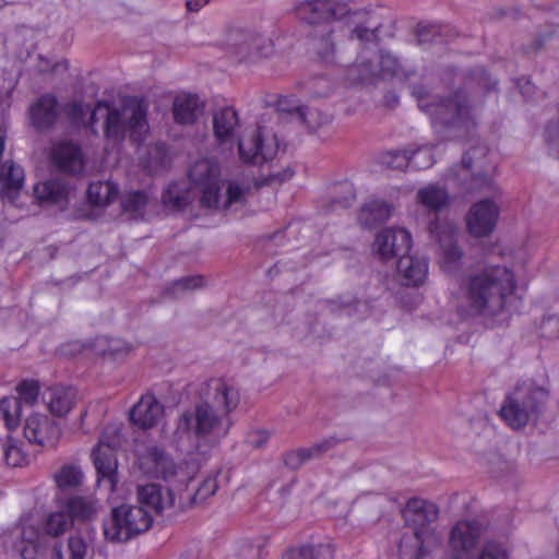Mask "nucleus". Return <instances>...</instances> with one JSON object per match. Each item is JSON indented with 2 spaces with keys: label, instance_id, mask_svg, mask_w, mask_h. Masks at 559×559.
<instances>
[{
  "label": "nucleus",
  "instance_id": "nucleus-1",
  "mask_svg": "<svg viewBox=\"0 0 559 559\" xmlns=\"http://www.w3.org/2000/svg\"><path fill=\"white\" fill-rule=\"evenodd\" d=\"M240 402L239 391L221 379L200 384L198 400L177 420L174 440L189 454L206 457L221 444L234 423L230 414Z\"/></svg>",
  "mask_w": 559,
  "mask_h": 559
},
{
  "label": "nucleus",
  "instance_id": "nucleus-2",
  "mask_svg": "<svg viewBox=\"0 0 559 559\" xmlns=\"http://www.w3.org/2000/svg\"><path fill=\"white\" fill-rule=\"evenodd\" d=\"M146 116L147 106L136 98L120 107L98 102L93 110L88 105L72 100V127L83 122L96 134L95 123L103 120L104 135L114 144H120L127 134L133 142L141 143L148 130Z\"/></svg>",
  "mask_w": 559,
  "mask_h": 559
},
{
  "label": "nucleus",
  "instance_id": "nucleus-3",
  "mask_svg": "<svg viewBox=\"0 0 559 559\" xmlns=\"http://www.w3.org/2000/svg\"><path fill=\"white\" fill-rule=\"evenodd\" d=\"M515 286L514 274L508 266L488 262L478 265L461 284L467 313L484 317L498 314Z\"/></svg>",
  "mask_w": 559,
  "mask_h": 559
},
{
  "label": "nucleus",
  "instance_id": "nucleus-4",
  "mask_svg": "<svg viewBox=\"0 0 559 559\" xmlns=\"http://www.w3.org/2000/svg\"><path fill=\"white\" fill-rule=\"evenodd\" d=\"M412 95L416 98L420 110L431 118L435 129L449 132L447 138L454 139L464 134L475 126L473 107L464 88H457L447 96L428 93L424 86H414Z\"/></svg>",
  "mask_w": 559,
  "mask_h": 559
},
{
  "label": "nucleus",
  "instance_id": "nucleus-5",
  "mask_svg": "<svg viewBox=\"0 0 559 559\" xmlns=\"http://www.w3.org/2000/svg\"><path fill=\"white\" fill-rule=\"evenodd\" d=\"M297 16L308 24L344 21L352 26L350 37L355 36L362 43H373L379 39L381 24L373 22L366 10L353 9L343 0H308L295 8Z\"/></svg>",
  "mask_w": 559,
  "mask_h": 559
},
{
  "label": "nucleus",
  "instance_id": "nucleus-6",
  "mask_svg": "<svg viewBox=\"0 0 559 559\" xmlns=\"http://www.w3.org/2000/svg\"><path fill=\"white\" fill-rule=\"evenodd\" d=\"M548 400L547 388L533 380L520 381L506 395L499 415L510 428L520 430L539 420L546 412Z\"/></svg>",
  "mask_w": 559,
  "mask_h": 559
},
{
  "label": "nucleus",
  "instance_id": "nucleus-7",
  "mask_svg": "<svg viewBox=\"0 0 559 559\" xmlns=\"http://www.w3.org/2000/svg\"><path fill=\"white\" fill-rule=\"evenodd\" d=\"M490 155V151L485 145L471 147L463 155L461 164L451 169V180L464 193L499 195L500 189L491 177V173L495 170V162Z\"/></svg>",
  "mask_w": 559,
  "mask_h": 559
},
{
  "label": "nucleus",
  "instance_id": "nucleus-8",
  "mask_svg": "<svg viewBox=\"0 0 559 559\" xmlns=\"http://www.w3.org/2000/svg\"><path fill=\"white\" fill-rule=\"evenodd\" d=\"M152 524V514L143 507L121 504L104 522V535L110 542H127L148 531Z\"/></svg>",
  "mask_w": 559,
  "mask_h": 559
},
{
  "label": "nucleus",
  "instance_id": "nucleus-9",
  "mask_svg": "<svg viewBox=\"0 0 559 559\" xmlns=\"http://www.w3.org/2000/svg\"><path fill=\"white\" fill-rule=\"evenodd\" d=\"M119 444V430L115 426H107L92 453L97 473V483L107 480L109 490H114L118 481L117 460L114 451Z\"/></svg>",
  "mask_w": 559,
  "mask_h": 559
},
{
  "label": "nucleus",
  "instance_id": "nucleus-10",
  "mask_svg": "<svg viewBox=\"0 0 559 559\" xmlns=\"http://www.w3.org/2000/svg\"><path fill=\"white\" fill-rule=\"evenodd\" d=\"M55 502L59 510L51 512L46 521V534L58 537L68 531L70 522V465H63L55 475Z\"/></svg>",
  "mask_w": 559,
  "mask_h": 559
},
{
  "label": "nucleus",
  "instance_id": "nucleus-11",
  "mask_svg": "<svg viewBox=\"0 0 559 559\" xmlns=\"http://www.w3.org/2000/svg\"><path fill=\"white\" fill-rule=\"evenodd\" d=\"M190 181L201 190V204L219 207V167L211 159L197 160L189 169Z\"/></svg>",
  "mask_w": 559,
  "mask_h": 559
},
{
  "label": "nucleus",
  "instance_id": "nucleus-12",
  "mask_svg": "<svg viewBox=\"0 0 559 559\" xmlns=\"http://www.w3.org/2000/svg\"><path fill=\"white\" fill-rule=\"evenodd\" d=\"M278 146L276 135L266 133L262 128L255 129L238 142L240 158L252 165H261L273 159Z\"/></svg>",
  "mask_w": 559,
  "mask_h": 559
},
{
  "label": "nucleus",
  "instance_id": "nucleus-13",
  "mask_svg": "<svg viewBox=\"0 0 559 559\" xmlns=\"http://www.w3.org/2000/svg\"><path fill=\"white\" fill-rule=\"evenodd\" d=\"M500 207L491 199L485 198L474 203L466 214V226L474 237L489 236L499 219Z\"/></svg>",
  "mask_w": 559,
  "mask_h": 559
},
{
  "label": "nucleus",
  "instance_id": "nucleus-14",
  "mask_svg": "<svg viewBox=\"0 0 559 559\" xmlns=\"http://www.w3.org/2000/svg\"><path fill=\"white\" fill-rule=\"evenodd\" d=\"M484 527L479 521H460L450 534L451 555L447 559H468V555L476 546Z\"/></svg>",
  "mask_w": 559,
  "mask_h": 559
},
{
  "label": "nucleus",
  "instance_id": "nucleus-15",
  "mask_svg": "<svg viewBox=\"0 0 559 559\" xmlns=\"http://www.w3.org/2000/svg\"><path fill=\"white\" fill-rule=\"evenodd\" d=\"M402 515L406 526L412 531H429L431 538H439L436 530L432 527V523L439 515V510L435 503L419 498H412L407 501Z\"/></svg>",
  "mask_w": 559,
  "mask_h": 559
},
{
  "label": "nucleus",
  "instance_id": "nucleus-16",
  "mask_svg": "<svg viewBox=\"0 0 559 559\" xmlns=\"http://www.w3.org/2000/svg\"><path fill=\"white\" fill-rule=\"evenodd\" d=\"M412 247L411 234L404 228H385L374 239L373 250L383 261L404 255Z\"/></svg>",
  "mask_w": 559,
  "mask_h": 559
},
{
  "label": "nucleus",
  "instance_id": "nucleus-17",
  "mask_svg": "<svg viewBox=\"0 0 559 559\" xmlns=\"http://www.w3.org/2000/svg\"><path fill=\"white\" fill-rule=\"evenodd\" d=\"M235 53L240 61H257L273 52L272 40L263 35L249 31H238L233 35Z\"/></svg>",
  "mask_w": 559,
  "mask_h": 559
},
{
  "label": "nucleus",
  "instance_id": "nucleus-18",
  "mask_svg": "<svg viewBox=\"0 0 559 559\" xmlns=\"http://www.w3.org/2000/svg\"><path fill=\"white\" fill-rule=\"evenodd\" d=\"M439 538H431L429 531L405 532L399 544L401 559H423L432 547L439 544Z\"/></svg>",
  "mask_w": 559,
  "mask_h": 559
},
{
  "label": "nucleus",
  "instance_id": "nucleus-19",
  "mask_svg": "<svg viewBox=\"0 0 559 559\" xmlns=\"http://www.w3.org/2000/svg\"><path fill=\"white\" fill-rule=\"evenodd\" d=\"M139 507H143L152 514L159 515L165 509L171 508L175 503V496L168 488L158 484H146L138 487Z\"/></svg>",
  "mask_w": 559,
  "mask_h": 559
},
{
  "label": "nucleus",
  "instance_id": "nucleus-20",
  "mask_svg": "<svg viewBox=\"0 0 559 559\" xmlns=\"http://www.w3.org/2000/svg\"><path fill=\"white\" fill-rule=\"evenodd\" d=\"M24 437L32 444H52L59 437V429L46 415L34 414L25 420Z\"/></svg>",
  "mask_w": 559,
  "mask_h": 559
},
{
  "label": "nucleus",
  "instance_id": "nucleus-21",
  "mask_svg": "<svg viewBox=\"0 0 559 559\" xmlns=\"http://www.w3.org/2000/svg\"><path fill=\"white\" fill-rule=\"evenodd\" d=\"M60 115V105L51 94L39 97L29 109L31 122L37 130L51 128Z\"/></svg>",
  "mask_w": 559,
  "mask_h": 559
},
{
  "label": "nucleus",
  "instance_id": "nucleus-22",
  "mask_svg": "<svg viewBox=\"0 0 559 559\" xmlns=\"http://www.w3.org/2000/svg\"><path fill=\"white\" fill-rule=\"evenodd\" d=\"M164 413L163 405L152 394L141 397V400L130 411L131 421L142 428L150 429L157 425Z\"/></svg>",
  "mask_w": 559,
  "mask_h": 559
},
{
  "label": "nucleus",
  "instance_id": "nucleus-23",
  "mask_svg": "<svg viewBox=\"0 0 559 559\" xmlns=\"http://www.w3.org/2000/svg\"><path fill=\"white\" fill-rule=\"evenodd\" d=\"M397 273L405 286H419L428 275V260L405 253L396 263Z\"/></svg>",
  "mask_w": 559,
  "mask_h": 559
},
{
  "label": "nucleus",
  "instance_id": "nucleus-24",
  "mask_svg": "<svg viewBox=\"0 0 559 559\" xmlns=\"http://www.w3.org/2000/svg\"><path fill=\"white\" fill-rule=\"evenodd\" d=\"M204 104L195 94L183 93L175 97L173 104L174 119L179 124H193L203 112Z\"/></svg>",
  "mask_w": 559,
  "mask_h": 559
},
{
  "label": "nucleus",
  "instance_id": "nucleus-25",
  "mask_svg": "<svg viewBox=\"0 0 559 559\" xmlns=\"http://www.w3.org/2000/svg\"><path fill=\"white\" fill-rule=\"evenodd\" d=\"M100 503L92 492L83 493L72 490V523L74 521L92 522L99 512Z\"/></svg>",
  "mask_w": 559,
  "mask_h": 559
},
{
  "label": "nucleus",
  "instance_id": "nucleus-26",
  "mask_svg": "<svg viewBox=\"0 0 559 559\" xmlns=\"http://www.w3.org/2000/svg\"><path fill=\"white\" fill-rule=\"evenodd\" d=\"M34 193L40 203L62 205L69 194L68 182L66 179H49L37 183Z\"/></svg>",
  "mask_w": 559,
  "mask_h": 559
},
{
  "label": "nucleus",
  "instance_id": "nucleus-27",
  "mask_svg": "<svg viewBox=\"0 0 559 559\" xmlns=\"http://www.w3.org/2000/svg\"><path fill=\"white\" fill-rule=\"evenodd\" d=\"M238 115L233 107H224L213 115V130L216 140L223 144L233 141L238 126Z\"/></svg>",
  "mask_w": 559,
  "mask_h": 559
},
{
  "label": "nucleus",
  "instance_id": "nucleus-28",
  "mask_svg": "<svg viewBox=\"0 0 559 559\" xmlns=\"http://www.w3.org/2000/svg\"><path fill=\"white\" fill-rule=\"evenodd\" d=\"M19 540L15 542L14 548L20 552L22 559H35L40 547L39 531L28 524H23L17 534Z\"/></svg>",
  "mask_w": 559,
  "mask_h": 559
},
{
  "label": "nucleus",
  "instance_id": "nucleus-29",
  "mask_svg": "<svg viewBox=\"0 0 559 559\" xmlns=\"http://www.w3.org/2000/svg\"><path fill=\"white\" fill-rule=\"evenodd\" d=\"M416 199L429 212L438 213L449 204L448 191L438 185H428L417 191Z\"/></svg>",
  "mask_w": 559,
  "mask_h": 559
},
{
  "label": "nucleus",
  "instance_id": "nucleus-30",
  "mask_svg": "<svg viewBox=\"0 0 559 559\" xmlns=\"http://www.w3.org/2000/svg\"><path fill=\"white\" fill-rule=\"evenodd\" d=\"M391 215V206L384 201L372 200L365 203L359 212V223L367 227L372 228L379 224L384 223Z\"/></svg>",
  "mask_w": 559,
  "mask_h": 559
},
{
  "label": "nucleus",
  "instance_id": "nucleus-31",
  "mask_svg": "<svg viewBox=\"0 0 559 559\" xmlns=\"http://www.w3.org/2000/svg\"><path fill=\"white\" fill-rule=\"evenodd\" d=\"M24 183L23 169L14 164L3 166L1 197L10 202H14Z\"/></svg>",
  "mask_w": 559,
  "mask_h": 559
},
{
  "label": "nucleus",
  "instance_id": "nucleus-32",
  "mask_svg": "<svg viewBox=\"0 0 559 559\" xmlns=\"http://www.w3.org/2000/svg\"><path fill=\"white\" fill-rule=\"evenodd\" d=\"M49 160L53 171L68 177L70 171V139L68 136L52 142Z\"/></svg>",
  "mask_w": 559,
  "mask_h": 559
},
{
  "label": "nucleus",
  "instance_id": "nucleus-33",
  "mask_svg": "<svg viewBox=\"0 0 559 559\" xmlns=\"http://www.w3.org/2000/svg\"><path fill=\"white\" fill-rule=\"evenodd\" d=\"M417 44L419 46H426L430 44H444L453 36L452 28L445 25L418 24L416 29Z\"/></svg>",
  "mask_w": 559,
  "mask_h": 559
},
{
  "label": "nucleus",
  "instance_id": "nucleus-34",
  "mask_svg": "<svg viewBox=\"0 0 559 559\" xmlns=\"http://www.w3.org/2000/svg\"><path fill=\"white\" fill-rule=\"evenodd\" d=\"M86 193L93 205L103 206L115 200L118 194V186L109 180L91 182Z\"/></svg>",
  "mask_w": 559,
  "mask_h": 559
},
{
  "label": "nucleus",
  "instance_id": "nucleus-35",
  "mask_svg": "<svg viewBox=\"0 0 559 559\" xmlns=\"http://www.w3.org/2000/svg\"><path fill=\"white\" fill-rule=\"evenodd\" d=\"M378 59L381 78H399L408 79L412 74V70H407L401 63L399 58L390 51H380Z\"/></svg>",
  "mask_w": 559,
  "mask_h": 559
},
{
  "label": "nucleus",
  "instance_id": "nucleus-36",
  "mask_svg": "<svg viewBox=\"0 0 559 559\" xmlns=\"http://www.w3.org/2000/svg\"><path fill=\"white\" fill-rule=\"evenodd\" d=\"M46 404L52 415L62 417L70 412V393L66 386H52L45 394Z\"/></svg>",
  "mask_w": 559,
  "mask_h": 559
},
{
  "label": "nucleus",
  "instance_id": "nucleus-37",
  "mask_svg": "<svg viewBox=\"0 0 559 559\" xmlns=\"http://www.w3.org/2000/svg\"><path fill=\"white\" fill-rule=\"evenodd\" d=\"M440 247L442 250V265L447 272H454L460 266L463 258V251L453 240V234L448 233L444 238H440Z\"/></svg>",
  "mask_w": 559,
  "mask_h": 559
},
{
  "label": "nucleus",
  "instance_id": "nucleus-38",
  "mask_svg": "<svg viewBox=\"0 0 559 559\" xmlns=\"http://www.w3.org/2000/svg\"><path fill=\"white\" fill-rule=\"evenodd\" d=\"M349 73L353 76H356L361 83H374L379 78H381V72L379 68L378 60L374 62L368 58H365L360 55L355 64L349 69Z\"/></svg>",
  "mask_w": 559,
  "mask_h": 559
},
{
  "label": "nucleus",
  "instance_id": "nucleus-39",
  "mask_svg": "<svg viewBox=\"0 0 559 559\" xmlns=\"http://www.w3.org/2000/svg\"><path fill=\"white\" fill-rule=\"evenodd\" d=\"M21 403L14 396H5L0 400V421L9 430L15 429L20 424Z\"/></svg>",
  "mask_w": 559,
  "mask_h": 559
},
{
  "label": "nucleus",
  "instance_id": "nucleus-40",
  "mask_svg": "<svg viewBox=\"0 0 559 559\" xmlns=\"http://www.w3.org/2000/svg\"><path fill=\"white\" fill-rule=\"evenodd\" d=\"M204 286L205 280L202 275L183 276L179 280L174 281L166 288V294L171 296L173 298H180L186 293L203 288Z\"/></svg>",
  "mask_w": 559,
  "mask_h": 559
},
{
  "label": "nucleus",
  "instance_id": "nucleus-41",
  "mask_svg": "<svg viewBox=\"0 0 559 559\" xmlns=\"http://www.w3.org/2000/svg\"><path fill=\"white\" fill-rule=\"evenodd\" d=\"M334 29L330 26H324L320 33L316 34L312 40V46L318 56L325 62L332 61L335 44L332 38Z\"/></svg>",
  "mask_w": 559,
  "mask_h": 559
},
{
  "label": "nucleus",
  "instance_id": "nucleus-42",
  "mask_svg": "<svg viewBox=\"0 0 559 559\" xmlns=\"http://www.w3.org/2000/svg\"><path fill=\"white\" fill-rule=\"evenodd\" d=\"M147 194L144 191H132L126 194L121 200L122 212L129 214L132 218H139L144 215L147 205Z\"/></svg>",
  "mask_w": 559,
  "mask_h": 559
},
{
  "label": "nucleus",
  "instance_id": "nucleus-43",
  "mask_svg": "<svg viewBox=\"0 0 559 559\" xmlns=\"http://www.w3.org/2000/svg\"><path fill=\"white\" fill-rule=\"evenodd\" d=\"M296 116L310 131H316L330 121L328 115L307 106H297Z\"/></svg>",
  "mask_w": 559,
  "mask_h": 559
},
{
  "label": "nucleus",
  "instance_id": "nucleus-44",
  "mask_svg": "<svg viewBox=\"0 0 559 559\" xmlns=\"http://www.w3.org/2000/svg\"><path fill=\"white\" fill-rule=\"evenodd\" d=\"M162 202L169 210L180 211L190 203L189 192L182 191L178 185H170L162 194Z\"/></svg>",
  "mask_w": 559,
  "mask_h": 559
},
{
  "label": "nucleus",
  "instance_id": "nucleus-45",
  "mask_svg": "<svg viewBox=\"0 0 559 559\" xmlns=\"http://www.w3.org/2000/svg\"><path fill=\"white\" fill-rule=\"evenodd\" d=\"M0 450V460L9 466H21L26 461V456L21 449L19 441L10 437L1 443Z\"/></svg>",
  "mask_w": 559,
  "mask_h": 559
},
{
  "label": "nucleus",
  "instance_id": "nucleus-46",
  "mask_svg": "<svg viewBox=\"0 0 559 559\" xmlns=\"http://www.w3.org/2000/svg\"><path fill=\"white\" fill-rule=\"evenodd\" d=\"M409 168L421 170L431 167L435 163L431 147L429 145L408 148Z\"/></svg>",
  "mask_w": 559,
  "mask_h": 559
},
{
  "label": "nucleus",
  "instance_id": "nucleus-47",
  "mask_svg": "<svg viewBox=\"0 0 559 559\" xmlns=\"http://www.w3.org/2000/svg\"><path fill=\"white\" fill-rule=\"evenodd\" d=\"M408 148L384 152L379 157V163L390 169L403 170L409 167Z\"/></svg>",
  "mask_w": 559,
  "mask_h": 559
},
{
  "label": "nucleus",
  "instance_id": "nucleus-48",
  "mask_svg": "<svg viewBox=\"0 0 559 559\" xmlns=\"http://www.w3.org/2000/svg\"><path fill=\"white\" fill-rule=\"evenodd\" d=\"M39 383L36 380H23L16 386L20 403L26 405H34L39 396Z\"/></svg>",
  "mask_w": 559,
  "mask_h": 559
},
{
  "label": "nucleus",
  "instance_id": "nucleus-49",
  "mask_svg": "<svg viewBox=\"0 0 559 559\" xmlns=\"http://www.w3.org/2000/svg\"><path fill=\"white\" fill-rule=\"evenodd\" d=\"M346 439L347 438L341 439V438H337L336 436H330V437L321 440L320 442L312 444L311 447H309L307 449H308L312 460L319 459L322 455H324L326 452H329L330 450L334 449L341 442H344Z\"/></svg>",
  "mask_w": 559,
  "mask_h": 559
},
{
  "label": "nucleus",
  "instance_id": "nucleus-50",
  "mask_svg": "<svg viewBox=\"0 0 559 559\" xmlns=\"http://www.w3.org/2000/svg\"><path fill=\"white\" fill-rule=\"evenodd\" d=\"M309 460H312V457L307 448L293 450L284 455V464L290 469H298Z\"/></svg>",
  "mask_w": 559,
  "mask_h": 559
},
{
  "label": "nucleus",
  "instance_id": "nucleus-51",
  "mask_svg": "<svg viewBox=\"0 0 559 559\" xmlns=\"http://www.w3.org/2000/svg\"><path fill=\"white\" fill-rule=\"evenodd\" d=\"M545 138L551 154H555L559 158V118L547 124Z\"/></svg>",
  "mask_w": 559,
  "mask_h": 559
},
{
  "label": "nucleus",
  "instance_id": "nucleus-52",
  "mask_svg": "<svg viewBox=\"0 0 559 559\" xmlns=\"http://www.w3.org/2000/svg\"><path fill=\"white\" fill-rule=\"evenodd\" d=\"M477 559H509L501 544L488 542L484 545Z\"/></svg>",
  "mask_w": 559,
  "mask_h": 559
},
{
  "label": "nucleus",
  "instance_id": "nucleus-53",
  "mask_svg": "<svg viewBox=\"0 0 559 559\" xmlns=\"http://www.w3.org/2000/svg\"><path fill=\"white\" fill-rule=\"evenodd\" d=\"M102 341L106 343V347L102 350L104 355L117 357L131 350V346L120 338H103Z\"/></svg>",
  "mask_w": 559,
  "mask_h": 559
},
{
  "label": "nucleus",
  "instance_id": "nucleus-54",
  "mask_svg": "<svg viewBox=\"0 0 559 559\" xmlns=\"http://www.w3.org/2000/svg\"><path fill=\"white\" fill-rule=\"evenodd\" d=\"M72 559H103L100 555H94L93 548L83 542L81 538H72Z\"/></svg>",
  "mask_w": 559,
  "mask_h": 559
},
{
  "label": "nucleus",
  "instance_id": "nucleus-55",
  "mask_svg": "<svg viewBox=\"0 0 559 559\" xmlns=\"http://www.w3.org/2000/svg\"><path fill=\"white\" fill-rule=\"evenodd\" d=\"M246 189L238 183L230 182L226 191V200L223 209H228L234 203H242L245 201Z\"/></svg>",
  "mask_w": 559,
  "mask_h": 559
},
{
  "label": "nucleus",
  "instance_id": "nucleus-56",
  "mask_svg": "<svg viewBox=\"0 0 559 559\" xmlns=\"http://www.w3.org/2000/svg\"><path fill=\"white\" fill-rule=\"evenodd\" d=\"M542 334L548 338H559V316L545 318L540 325Z\"/></svg>",
  "mask_w": 559,
  "mask_h": 559
},
{
  "label": "nucleus",
  "instance_id": "nucleus-57",
  "mask_svg": "<svg viewBox=\"0 0 559 559\" xmlns=\"http://www.w3.org/2000/svg\"><path fill=\"white\" fill-rule=\"evenodd\" d=\"M283 559H316V548L313 546H301L288 550Z\"/></svg>",
  "mask_w": 559,
  "mask_h": 559
},
{
  "label": "nucleus",
  "instance_id": "nucleus-58",
  "mask_svg": "<svg viewBox=\"0 0 559 559\" xmlns=\"http://www.w3.org/2000/svg\"><path fill=\"white\" fill-rule=\"evenodd\" d=\"M473 76L477 79L479 86L487 92L497 90L498 81L492 80L483 68L476 69L473 73Z\"/></svg>",
  "mask_w": 559,
  "mask_h": 559
},
{
  "label": "nucleus",
  "instance_id": "nucleus-59",
  "mask_svg": "<svg viewBox=\"0 0 559 559\" xmlns=\"http://www.w3.org/2000/svg\"><path fill=\"white\" fill-rule=\"evenodd\" d=\"M84 158L82 150L72 142V176L82 175L84 171Z\"/></svg>",
  "mask_w": 559,
  "mask_h": 559
},
{
  "label": "nucleus",
  "instance_id": "nucleus-60",
  "mask_svg": "<svg viewBox=\"0 0 559 559\" xmlns=\"http://www.w3.org/2000/svg\"><path fill=\"white\" fill-rule=\"evenodd\" d=\"M294 176V171L287 167L281 173L270 174L261 181V186H270L273 183H283Z\"/></svg>",
  "mask_w": 559,
  "mask_h": 559
},
{
  "label": "nucleus",
  "instance_id": "nucleus-61",
  "mask_svg": "<svg viewBox=\"0 0 559 559\" xmlns=\"http://www.w3.org/2000/svg\"><path fill=\"white\" fill-rule=\"evenodd\" d=\"M217 488L218 486L216 479H205L202 483V485L198 488L195 492V498H199L200 500L206 499L207 497L213 496L216 492Z\"/></svg>",
  "mask_w": 559,
  "mask_h": 559
},
{
  "label": "nucleus",
  "instance_id": "nucleus-62",
  "mask_svg": "<svg viewBox=\"0 0 559 559\" xmlns=\"http://www.w3.org/2000/svg\"><path fill=\"white\" fill-rule=\"evenodd\" d=\"M516 87L525 99H531L536 93L535 85L526 78H520L515 81Z\"/></svg>",
  "mask_w": 559,
  "mask_h": 559
},
{
  "label": "nucleus",
  "instance_id": "nucleus-63",
  "mask_svg": "<svg viewBox=\"0 0 559 559\" xmlns=\"http://www.w3.org/2000/svg\"><path fill=\"white\" fill-rule=\"evenodd\" d=\"M269 441V435L266 431H254L249 435L248 442L253 448H262Z\"/></svg>",
  "mask_w": 559,
  "mask_h": 559
},
{
  "label": "nucleus",
  "instance_id": "nucleus-64",
  "mask_svg": "<svg viewBox=\"0 0 559 559\" xmlns=\"http://www.w3.org/2000/svg\"><path fill=\"white\" fill-rule=\"evenodd\" d=\"M345 198L343 200H334L333 201V204L335 206H340V207H343V209H346V207H349L354 200H355V193H354V190L352 187L349 186H346L345 187Z\"/></svg>",
  "mask_w": 559,
  "mask_h": 559
}]
</instances>
